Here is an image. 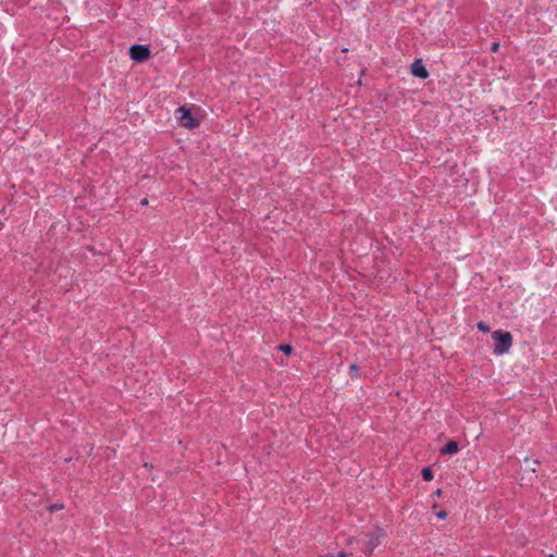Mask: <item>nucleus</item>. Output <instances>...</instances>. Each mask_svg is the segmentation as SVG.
<instances>
[{"label": "nucleus", "instance_id": "f257e3e1", "mask_svg": "<svg viewBox=\"0 0 557 557\" xmlns=\"http://www.w3.org/2000/svg\"><path fill=\"white\" fill-rule=\"evenodd\" d=\"M496 345L493 349L494 355L502 356L509 352L512 346V335L507 331L497 330L492 333Z\"/></svg>", "mask_w": 557, "mask_h": 557}, {"label": "nucleus", "instance_id": "f03ea898", "mask_svg": "<svg viewBox=\"0 0 557 557\" xmlns=\"http://www.w3.org/2000/svg\"><path fill=\"white\" fill-rule=\"evenodd\" d=\"M175 117L182 126L188 129H193L199 125V119L191 112V109L185 106L176 109Z\"/></svg>", "mask_w": 557, "mask_h": 557}, {"label": "nucleus", "instance_id": "7ed1b4c3", "mask_svg": "<svg viewBox=\"0 0 557 557\" xmlns=\"http://www.w3.org/2000/svg\"><path fill=\"white\" fill-rule=\"evenodd\" d=\"M131 59L136 62H143L150 55V51L146 46L134 45L129 49Z\"/></svg>", "mask_w": 557, "mask_h": 557}, {"label": "nucleus", "instance_id": "20e7f679", "mask_svg": "<svg viewBox=\"0 0 557 557\" xmlns=\"http://www.w3.org/2000/svg\"><path fill=\"white\" fill-rule=\"evenodd\" d=\"M384 535L385 534L382 530H376L375 532L370 534L364 543L366 553L371 554L374 550V548L380 544Z\"/></svg>", "mask_w": 557, "mask_h": 557}, {"label": "nucleus", "instance_id": "39448f33", "mask_svg": "<svg viewBox=\"0 0 557 557\" xmlns=\"http://www.w3.org/2000/svg\"><path fill=\"white\" fill-rule=\"evenodd\" d=\"M411 72L414 76L420 78H426L429 76V72L426 67L423 65L421 60H416L411 65Z\"/></svg>", "mask_w": 557, "mask_h": 557}, {"label": "nucleus", "instance_id": "423d86ee", "mask_svg": "<svg viewBox=\"0 0 557 557\" xmlns=\"http://www.w3.org/2000/svg\"><path fill=\"white\" fill-rule=\"evenodd\" d=\"M459 450L458 444L455 441H449L445 447L442 449V454L445 455H455Z\"/></svg>", "mask_w": 557, "mask_h": 557}, {"label": "nucleus", "instance_id": "0eeeda50", "mask_svg": "<svg viewBox=\"0 0 557 557\" xmlns=\"http://www.w3.org/2000/svg\"><path fill=\"white\" fill-rule=\"evenodd\" d=\"M421 473L425 481H431L433 479V472L430 468H423Z\"/></svg>", "mask_w": 557, "mask_h": 557}, {"label": "nucleus", "instance_id": "6e6552de", "mask_svg": "<svg viewBox=\"0 0 557 557\" xmlns=\"http://www.w3.org/2000/svg\"><path fill=\"white\" fill-rule=\"evenodd\" d=\"M278 349L285 355H290L293 351V347L290 345H281Z\"/></svg>", "mask_w": 557, "mask_h": 557}, {"label": "nucleus", "instance_id": "1a4fd4ad", "mask_svg": "<svg viewBox=\"0 0 557 557\" xmlns=\"http://www.w3.org/2000/svg\"><path fill=\"white\" fill-rule=\"evenodd\" d=\"M478 329L481 332H484V333L490 332V326L486 323L482 322V321L478 323Z\"/></svg>", "mask_w": 557, "mask_h": 557}, {"label": "nucleus", "instance_id": "9d476101", "mask_svg": "<svg viewBox=\"0 0 557 557\" xmlns=\"http://www.w3.org/2000/svg\"><path fill=\"white\" fill-rule=\"evenodd\" d=\"M349 371H350V373H351V374H354V375H356V376H358V375H359V369H358L357 364H351V366L349 367Z\"/></svg>", "mask_w": 557, "mask_h": 557}, {"label": "nucleus", "instance_id": "9b49d317", "mask_svg": "<svg viewBox=\"0 0 557 557\" xmlns=\"http://www.w3.org/2000/svg\"><path fill=\"white\" fill-rule=\"evenodd\" d=\"M436 517L441 520H444L447 517V512L445 510H441L436 513Z\"/></svg>", "mask_w": 557, "mask_h": 557}, {"label": "nucleus", "instance_id": "f8f14e48", "mask_svg": "<svg viewBox=\"0 0 557 557\" xmlns=\"http://www.w3.org/2000/svg\"><path fill=\"white\" fill-rule=\"evenodd\" d=\"M434 495H435V496H441V495H442V490H441V488H437V490L434 492Z\"/></svg>", "mask_w": 557, "mask_h": 557}, {"label": "nucleus", "instance_id": "ddd939ff", "mask_svg": "<svg viewBox=\"0 0 557 557\" xmlns=\"http://www.w3.org/2000/svg\"><path fill=\"white\" fill-rule=\"evenodd\" d=\"M337 557H347V554L346 553H338Z\"/></svg>", "mask_w": 557, "mask_h": 557}, {"label": "nucleus", "instance_id": "4468645a", "mask_svg": "<svg viewBox=\"0 0 557 557\" xmlns=\"http://www.w3.org/2000/svg\"><path fill=\"white\" fill-rule=\"evenodd\" d=\"M492 49H493L494 51H496V50L498 49V44H494V45H493V47H492Z\"/></svg>", "mask_w": 557, "mask_h": 557}, {"label": "nucleus", "instance_id": "2eb2a0df", "mask_svg": "<svg viewBox=\"0 0 557 557\" xmlns=\"http://www.w3.org/2000/svg\"><path fill=\"white\" fill-rule=\"evenodd\" d=\"M61 508H63V506H62V505H54V506H53V509H61Z\"/></svg>", "mask_w": 557, "mask_h": 557}, {"label": "nucleus", "instance_id": "dca6fc26", "mask_svg": "<svg viewBox=\"0 0 557 557\" xmlns=\"http://www.w3.org/2000/svg\"><path fill=\"white\" fill-rule=\"evenodd\" d=\"M147 203H148V200H147V199L141 200V205H144V206H145V205H147Z\"/></svg>", "mask_w": 557, "mask_h": 557}]
</instances>
